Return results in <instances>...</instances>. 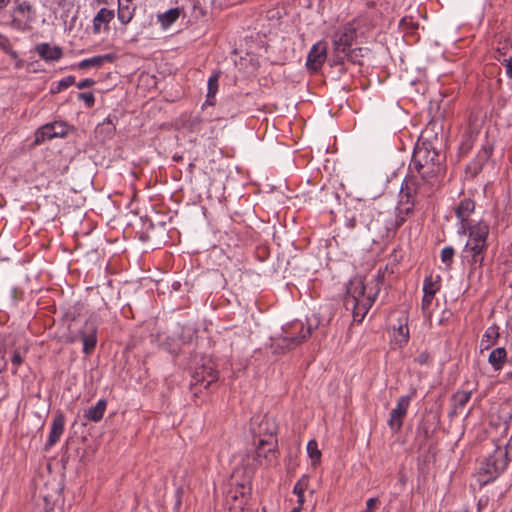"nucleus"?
<instances>
[{"instance_id": "1", "label": "nucleus", "mask_w": 512, "mask_h": 512, "mask_svg": "<svg viewBox=\"0 0 512 512\" xmlns=\"http://www.w3.org/2000/svg\"><path fill=\"white\" fill-rule=\"evenodd\" d=\"M409 170L411 173L416 171L420 175L421 181L414 175L406 176L403 179L399 191V200L395 207L397 213L396 227L400 226L405 221L406 216L413 211L416 196H425L429 193L427 184L441 171L437 151L425 144L416 146Z\"/></svg>"}, {"instance_id": "2", "label": "nucleus", "mask_w": 512, "mask_h": 512, "mask_svg": "<svg viewBox=\"0 0 512 512\" xmlns=\"http://www.w3.org/2000/svg\"><path fill=\"white\" fill-rule=\"evenodd\" d=\"M363 279L359 276L352 278L346 287L344 306L351 311L354 321L361 322L374 302V296L365 294Z\"/></svg>"}, {"instance_id": "3", "label": "nucleus", "mask_w": 512, "mask_h": 512, "mask_svg": "<svg viewBox=\"0 0 512 512\" xmlns=\"http://www.w3.org/2000/svg\"><path fill=\"white\" fill-rule=\"evenodd\" d=\"M363 279L359 276L352 278L346 287L344 306L351 311L354 321L361 322L374 302V296L365 294Z\"/></svg>"}, {"instance_id": "4", "label": "nucleus", "mask_w": 512, "mask_h": 512, "mask_svg": "<svg viewBox=\"0 0 512 512\" xmlns=\"http://www.w3.org/2000/svg\"><path fill=\"white\" fill-rule=\"evenodd\" d=\"M317 326L318 321L315 324L310 322L304 324L301 321L293 322L288 328L284 329L282 335L272 339L271 348L276 353H285L294 349L305 342Z\"/></svg>"}, {"instance_id": "5", "label": "nucleus", "mask_w": 512, "mask_h": 512, "mask_svg": "<svg viewBox=\"0 0 512 512\" xmlns=\"http://www.w3.org/2000/svg\"><path fill=\"white\" fill-rule=\"evenodd\" d=\"M388 332L390 334V345L392 348L403 347L409 341L410 333L408 327L409 315L406 310L393 311L388 316Z\"/></svg>"}, {"instance_id": "6", "label": "nucleus", "mask_w": 512, "mask_h": 512, "mask_svg": "<svg viewBox=\"0 0 512 512\" xmlns=\"http://www.w3.org/2000/svg\"><path fill=\"white\" fill-rule=\"evenodd\" d=\"M219 376L218 371L214 368L213 363L208 362L200 367L195 368L192 374L190 388L195 397L201 393V388L209 389L217 382Z\"/></svg>"}, {"instance_id": "7", "label": "nucleus", "mask_w": 512, "mask_h": 512, "mask_svg": "<svg viewBox=\"0 0 512 512\" xmlns=\"http://www.w3.org/2000/svg\"><path fill=\"white\" fill-rule=\"evenodd\" d=\"M511 460L512 453L508 443L505 448L497 446L493 453L486 459L484 470L491 476V478H496L505 471Z\"/></svg>"}, {"instance_id": "8", "label": "nucleus", "mask_w": 512, "mask_h": 512, "mask_svg": "<svg viewBox=\"0 0 512 512\" xmlns=\"http://www.w3.org/2000/svg\"><path fill=\"white\" fill-rule=\"evenodd\" d=\"M36 18V9L28 0H16L12 8V20L17 28H26Z\"/></svg>"}, {"instance_id": "9", "label": "nucleus", "mask_w": 512, "mask_h": 512, "mask_svg": "<svg viewBox=\"0 0 512 512\" xmlns=\"http://www.w3.org/2000/svg\"><path fill=\"white\" fill-rule=\"evenodd\" d=\"M250 492L249 481L232 484L226 495V504L229 509L243 510L248 502Z\"/></svg>"}, {"instance_id": "10", "label": "nucleus", "mask_w": 512, "mask_h": 512, "mask_svg": "<svg viewBox=\"0 0 512 512\" xmlns=\"http://www.w3.org/2000/svg\"><path fill=\"white\" fill-rule=\"evenodd\" d=\"M487 247V243H483L469 236L461 252V257L473 267L481 266L485 258Z\"/></svg>"}, {"instance_id": "11", "label": "nucleus", "mask_w": 512, "mask_h": 512, "mask_svg": "<svg viewBox=\"0 0 512 512\" xmlns=\"http://www.w3.org/2000/svg\"><path fill=\"white\" fill-rule=\"evenodd\" d=\"M265 431L269 434V437L258 441L253 458L254 466L262 465V458L270 461V457H275L277 446V440L274 438L275 427L267 428Z\"/></svg>"}, {"instance_id": "12", "label": "nucleus", "mask_w": 512, "mask_h": 512, "mask_svg": "<svg viewBox=\"0 0 512 512\" xmlns=\"http://www.w3.org/2000/svg\"><path fill=\"white\" fill-rule=\"evenodd\" d=\"M356 37L355 28L348 24L340 27L333 35V51L351 55L352 44Z\"/></svg>"}, {"instance_id": "13", "label": "nucleus", "mask_w": 512, "mask_h": 512, "mask_svg": "<svg viewBox=\"0 0 512 512\" xmlns=\"http://www.w3.org/2000/svg\"><path fill=\"white\" fill-rule=\"evenodd\" d=\"M68 133L67 125L64 122L48 123L40 127L35 133V144H41L46 140L56 137H64Z\"/></svg>"}, {"instance_id": "14", "label": "nucleus", "mask_w": 512, "mask_h": 512, "mask_svg": "<svg viewBox=\"0 0 512 512\" xmlns=\"http://www.w3.org/2000/svg\"><path fill=\"white\" fill-rule=\"evenodd\" d=\"M410 403L411 397L408 395L401 396L398 399L396 407L391 410L388 420V425L392 431L398 432L401 429L403 419L407 414Z\"/></svg>"}, {"instance_id": "15", "label": "nucleus", "mask_w": 512, "mask_h": 512, "mask_svg": "<svg viewBox=\"0 0 512 512\" xmlns=\"http://www.w3.org/2000/svg\"><path fill=\"white\" fill-rule=\"evenodd\" d=\"M327 43L318 41L315 43L307 56L306 66L308 69L318 71L327 59Z\"/></svg>"}, {"instance_id": "16", "label": "nucleus", "mask_w": 512, "mask_h": 512, "mask_svg": "<svg viewBox=\"0 0 512 512\" xmlns=\"http://www.w3.org/2000/svg\"><path fill=\"white\" fill-rule=\"evenodd\" d=\"M490 226L484 220H479L477 222L464 223L463 226H459L458 232L460 234L468 233V236L474 239H478L483 243H487V238L489 235Z\"/></svg>"}, {"instance_id": "17", "label": "nucleus", "mask_w": 512, "mask_h": 512, "mask_svg": "<svg viewBox=\"0 0 512 512\" xmlns=\"http://www.w3.org/2000/svg\"><path fill=\"white\" fill-rule=\"evenodd\" d=\"M80 337L83 343V353L89 355L93 352L97 344V326L91 319L85 322L80 331Z\"/></svg>"}, {"instance_id": "18", "label": "nucleus", "mask_w": 512, "mask_h": 512, "mask_svg": "<svg viewBox=\"0 0 512 512\" xmlns=\"http://www.w3.org/2000/svg\"><path fill=\"white\" fill-rule=\"evenodd\" d=\"M114 10L102 7L96 13L92 20V32L95 35L100 34L102 31L108 32L110 30L109 24L114 19Z\"/></svg>"}, {"instance_id": "19", "label": "nucleus", "mask_w": 512, "mask_h": 512, "mask_svg": "<svg viewBox=\"0 0 512 512\" xmlns=\"http://www.w3.org/2000/svg\"><path fill=\"white\" fill-rule=\"evenodd\" d=\"M35 51L47 63L57 62L63 57V50L60 46H52L47 42L37 44Z\"/></svg>"}, {"instance_id": "20", "label": "nucleus", "mask_w": 512, "mask_h": 512, "mask_svg": "<svg viewBox=\"0 0 512 512\" xmlns=\"http://www.w3.org/2000/svg\"><path fill=\"white\" fill-rule=\"evenodd\" d=\"M65 417L63 414L56 415L51 423L48 440L44 446L45 451H49L61 438L64 432Z\"/></svg>"}, {"instance_id": "21", "label": "nucleus", "mask_w": 512, "mask_h": 512, "mask_svg": "<svg viewBox=\"0 0 512 512\" xmlns=\"http://www.w3.org/2000/svg\"><path fill=\"white\" fill-rule=\"evenodd\" d=\"M136 5L133 0H118L117 17L123 25L129 24L134 18Z\"/></svg>"}, {"instance_id": "22", "label": "nucleus", "mask_w": 512, "mask_h": 512, "mask_svg": "<svg viewBox=\"0 0 512 512\" xmlns=\"http://www.w3.org/2000/svg\"><path fill=\"white\" fill-rule=\"evenodd\" d=\"M475 211V202L470 198H464L460 201L457 206L455 213L456 217L460 222V226H463L464 223H470V215Z\"/></svg>"}, {"instance_id": "23", "label": "nucleus", "mask_w": 512, "mask_h": 512, "mask_svg": "<svg viewBox=\"0 0 512 512\" xmlns=\"http://www.w3.org/2000/svg\"><path fill=\"white\" fill-rule=\"evenodd\" d=\"M184 14V9L180 7L171 8L163 13L157 15V20L163 29L171 27L180 17Z\"/></svg>"}, {"instance_id": "24", "label": "nucleus", "mask_w": 512, "mask_h": 512, "mask_svg": "<svg viewBox=\"0 0 512 512\" xmlns=\"http://www.w3.org/2000/svg\"><path fill=\"white\" fill-rule=\"evenodd\" d=\"M115 59V56L113 54H105V55H98V56H94L92 58H87V59H83L81 60L78 64H77V67L79 69H87L89 67H101L103 66L104 63L108 62V63H112Z\"/></svg>"}, {"instance_id": "25", "label": "nucleus", "mask_w": 512, "mask_h": 512, "mask_svg": "<svg viewBox=\"0 0 512 512\" xmlns=\"http://www.w3.org/2000/svg\"><path fill=\"white\" fill-rule=\"evenodd\" d=\"M472 391L460 390L451 397L452 413L459 414L471 399Z\"/></svg>"}, {"instance_id": "26", "label": "nucleus", "mask_w": 512, "mask_h": 512, "mask_svg": "<svg viewBox=\"0 0 512 512\" xmlns=\"http://www.w3.org/2000/svg\"><path fill=\"white\" fill-rule=\"evenodd\" d=\"M507 360V351L504 347L493 349L489 356L488 362L495 371H500Z\"/></svg>"}, {"instance_id": "27", "label": "nucleus", "mask_w": 512, "mask_h": 512, "mask_svg": "<svg viewBox=\"0 0 512 512\" xmlns=\"http://www.w3.org/2000/svg\"><path fill=\"white\" fill-rule=\"evenodd\" d=\"M499 338V332L497 326H490L484 332L482 339L480 341V350L483 352L484 350L490 349L493 345H495Z\"/></svg>"}, {"instance_id": "28", "label": "nucleus", "mask_w": 512, "mask_h": 512, "mask_svg": "<svg viewBox=\"0 0 512 512\" xmlns=\"http://www.w3.org/2000/svg\"><path fill=\"white\" fill-rule=\"evenodd\" d=\"M220 73L214 72L208 79L207 86L208 91L206 95L205 105L213 106L216 101V93L218 91V82H219Z\"/></svg>"}, {"instance_id": "29", "label": "nucleus", "mask_w": 512, "mask_h": 512, "mask_svg": "<svg viewBox=\"0 0 512 512\" xmlns=\"http://www.w3.org/2000/svg\"><path fill=\"white\" fill-rule=\"evenodd\" d=\"M106 407H107L106 400L100 399L94 406L90 407L89 409H87L85 411L84 417L87 420H90L93 422H98L103 418Z\"/></svg>"}, {"instance_id": "30", "label": "nucleus", "mask_w": 512, "mask_h": 512, "mask_svg": "<svg viewBox=\"0 0 512 512\" xmlns=\"http://www.w3.org/2000/svg\"><path fill=\"white\" fill-rule=\"evenodd\" d=\"M497 60L505 67L506 76L512 79V47L498 49Z\"/></svg>"}, {"instance_id": "31", "label": "nucleus", "mask_w": 512, "mask_h": 512, "mask_svg": "<svg viewBox=\"0 0 512 512\" xmlns=\"http://www.w3.org/2000/svg\"><path fill=\"white\" fill-rule=\"evenodd\" d=\"M441 289V276L429 274L423 281V294L435 296Z\"/></svg>"}, {"instance_id": "32", "label": "nucleus", "mask_w": 512, "mask_h": 512, "mask_svg": "<svg viewBox=\"0 0 512 512\" xmlns=\"http://www.w3.org/2000/svg\"><path fill=\"white\" fill-rule=\"evenodd\" d=\"M115 119V116H108L101 124L97 126L96 134L98 136H102L103 139L111 138L116 131V125L114 122Z\"/></svg>"}, {"instance_id": "33", "label": "nucleus", "mask_w": 512, "mask_h": 512, "mask_svg": "<svg viewBox=\"0 0 512 512\" xmlns=\"http://www.w3.org/2000/svg\"><path fill=\"white\" fill-rule=\"evenodd\" d=\"M407 159L406 155L403 154H396L389 156L387 168L391 170L393 176L396 175V172L399 170H404L405 161Z\"/></svg>"}, {"instance_id": "34", "label": "nucleus", "mask_w": 512, "mask_h": 512, "mask_svg": "<svg viewBox=\"0 0 512 512\" xmlns=\"http://www.w3.org/2000/svg\"><path fill=\"white\" fill-rule=\"evenodd\" d=\"M27 349L26 348H15L9 352H5V354L2 356L3 359H5L6 355H9V359L13 365V372L15 373L18 369V367L23 362V357L26 354Z\"/></svg>"}, {"instance_id": "35", "label": "nucleus", "mask_w": 512, "mask_h": 512, "mask_svg": "<svg viewBox=\"0 0 512 512\" xmlns=\"http://www.w3.org/2000/svg\"><path fill=\"white\" fill-rule=\"evenodd\" d=\"M307 453L312 461V465L315 467L320 463L321 460V451L318 448V443L316 440L312 439L307 444Z\"/></svg>"}, {"instance_id": "36", "label": "nucleus", "mask_w": 512, "mask_h": 512, "mask_svg": "<svg viewBox=\"0 0 512 512\" xmlns=\"http://www.w3.org/2000/svg\"><path fill=\"white\" fill-rule=\"evenodd\" d=\"M435 296L423 294L421 301V309L425 318L430 319L433 313L432 303Z\"/></svg>"}, {"instance_id": "37", "label": "nucleus", "mask_w": 512, "mask_h": 512, "mask_svg": "<svg viewBox=\"0 0 512 512\" xmlns=\"http://www.w3.org/2000/svg\"><path fill=\"white\" fill-rule=\"evenodd\" d=\"M75 83V77L72 75L66 76L57 82L56 86L51 88V93L56 94L61 92L62 90L72 86Z\"/></svg>"}, {"instance_id": "38", "label": "nucleus", "mask_w": 512, "mask_h": 512, "mask_svg": "<svg viewBox=\"0 0 512 512\" xmlns=\"http://www.w3.org/2000/svg\"><path fill=\"white\" fill-rule=\"evenodd\" d=\"M455 251L451 246H446L441 250V261L446 265L447 268H450L453 262Z\"/></svg>"}, {"instance_id": "39", "label": "nucleus", "mask_w": 512, "mask_h": 512, "mask_svg": "<svg viewBox=\"0 0 512 512\" xmlns=\"http://www.w3.org/2000/svg\"><path fill=\"white\" fill-rule=\"evenodd\" d=\"M68 5V0H44V6L53 12L65 9Z\"/></svg>"}, {"instance_id": "40", "label": "nucleus", "mask_w": 512, "mask_h": 512, "mask_svg": "<svg viewBox=\"0 0 512 512\" xmlns=\"http://www.w3.org/2000/svg\"><path fill=\"white\" fill-rule=\"evenodd\" d=\"M309 485V477L307 475H303L294 485L293 493L294 494H304Z\"/></svg>"}, {"instance_id": "41", "label": "nucleus", "mask_w": 512, "mask_h": 512, "mask_svg": "<svg viewBox=\"0 0 512 512\" xmlns=\"http://www.w3.org/2000/svg\"><path fill=\"white\" fill-rule=\"evenodd\" d=\"M78 99L83 101L88 108H92L95 104V96L93 92H81Z\"/></svg>"}, {"instance_id": "42", "label": "nucleus", "mask_w": 512, "mask_h": 512, "mask_svg": "<svg viewBox=\"0 0 512 512\" xmlns=\"http://www.w3.org/2000/svg\"><path fill=\"white\" fill-rule=\"evenodd\" d=\"M351 55H344L341 52H334V55L330 58V65H342L345 59H349Z\"/></svg>"}, {"instance_id": "43", "label": "nucleus", "mask_w": 512, "mask_h": 512, "mask_svg": "<svg viewBox=\"0 0 512 512\" xmlns=\"http://www.w3.org/2000/svg\"><path fill=\"white\" fill-rule=\"evenodd\" d=\"M381 505V500L379 498H370L366 503V512H374L376 508H379Z\"/></svg>"}, {"instance_id": "44", "label": "nucleus", "mask_w": 512, "mask_h": 512, "mask_svg": "<svg viewBox=\"0 0 512 512\" xmlns=\"http://www.w3.org/2000/svg\"><path fill=\"white\" fill-rule=\"evenodd\" d=\"M94 84H95V81L93 79L86 78L77 83V88L84 89V88L92 87Z\"/></svg>"}, {"instance_id": "45", "label": "nucleus", "mask_w": 512, "mask_h": 512, "mask_svg": "<svg viewBox=\"0 0 512 512\" xmlns=\"http://www.w3.org/2000/svg\"><path fill=\"white\" fill-rule=\"evenodd\" d=\"M111 0H91V6L93 8L99 7L101 5H108Z\"/></svg>"}, {"instance_id": "46", "label": "nucleus", "mask_w": 512, "mask_h": 512, "mask_svg": "<svg viewBox=\"0 0 512 512\" xmlns=\"http://www.w3.org/2000/svg\"><path fill=\"white\" fill-rule=\"evenodd\" d=\"M0 46L5 50L7 51V49L10 48V44H9V41L6 37L0 35Z\"/></svg>"}, {"instance_id": "47", "label": "nucleus", "mask_w": 512, "mask_h": 512, "mask_svg": "<svg viewBox=\"0 0 512 512\" xmlns=\"http://www.w3.org/2000/svg\"><path fill=\"white\" fill-rule=\"evenodd\" d=\"M6 52L9 54V56H10L13 60H16V59H18V58H19L18 53H17L16 51L12 50L11 48L7 49V51H6Z\"/></svg>"}, {"instance_id": "48", "label": "nucleus", "mask_w": 512, "mask_h": 512, "mask_svg": "<svg viewBox=\"0 0 512 512\" xmlns=\"http://www.w3.org/2000/svg\"><path fill=\"white\" fill-rule=\"evenodd\" d=\"M24 63H25V62H24V60H23V59L18 58V59H16V60H15L14 67H15L16 69H21V68H23Z\"/></svg>"}, {"instance_id": "49", "label": "nucleus", "mask_w": 512, "mask_h": 512, "mask_svg": "<svg viewBox=\"0 0 512 512\" xmlns=\"http://www.w3.org/2000/svg\"><path fill=\"white\" fill-rule=\"evenodd\" d=\"M297 502H298V506L297 507H300L302 508L303 504H304V494H297Z\"/></svg>"}, {"instance_id": "50", "label": "nucleus", "mask_w": 512, "mask_h": 512, "mask_svg": "<svg viewBox=\"0 0 512 512\" xmlns=\"http://www.w3.org/2000/svg\"><path fill=\"white\" fill-rule=\"evenodd\" d=\"M9 2L10 0H0V10L5 8Z\"/></svg>"}, {"instance_id": "51", "label": "nucleus", "mask_w": 512, "mask_h": 512, "mask_svg": "<svg viewBox=\"0 0 512 512\" xmlns=\"http://www.w3.org/2000/svg\"><path fill=\"white\" fill-rule=\"evenodd\" d=\"M425 361H426V357H424L423 355H420L419 362L424 363Z\"/></svg>"}, {"instance_id": "52", "label": "nucleus", "mask_w": 512, "mask_h": 512, "mask_svg": "<svg viewBox=\"0 0 512 512\" xmlns=\"http://www.w3.org/2000/svg\"><path fill=\"white\" fill-rule=\"evenodd\" d=\"M301 509L300 507H294L291 512H301Z\"/></svg>"}, {"instance_id": "53", "label": "nucleus", "mask_w": 512, "mask_h": 512, "mask_svg": "<svg viewBox=\"0 0 512 512\" xmlns=\"http://www.w3.org/2000/svg\"><path fill=\"white\" fill-rule=\"evenodd\" d=\"M200 122H201V120H200L199 118H195V119H193V123H197V124H199Z\"/></svg>"}, {"instance_id": "54", "label": "nucleus", "mask_w": 512, "mask_h": 512, "mask_svg": "<svg viewBox=\"0 0 512 512\" xmlns=\"http://www.w3.org/2000/svg\"><path fill=\"white\" fill-rule=\"evenodd\" d=\"M173 159L178 161L179 159H181V157L174 156Z\"/></svg>"}, {"instance_id": "55", "label": "nucleus", "mask_w": 512, "mask_h": 512, "mask_svg": "<svg viewBox=\"0 0 512 512\" xmlns=\"http://www.w3.org/2000/svg\"><path fill=\"white\" fill-rule=\"evenodd\" d=\"M458 512H468V511H467V510H460V511H458Z\"/></svg>"}]
</instances>
